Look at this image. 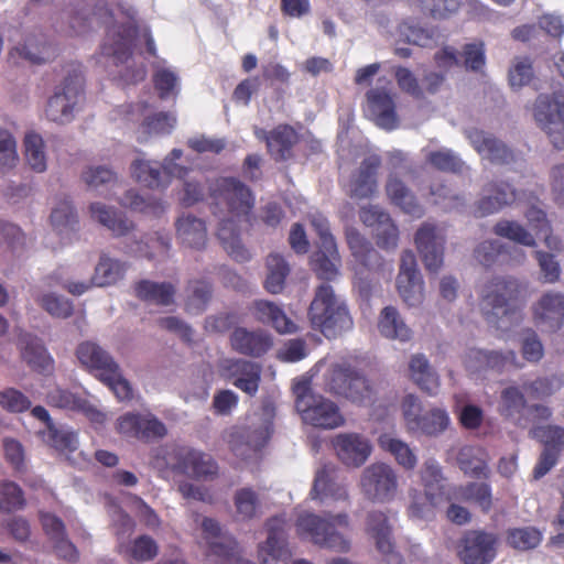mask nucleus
<instances>
[{"label":"nucleus","instance_id":"nucleus-5","mask_svg":"<svg viewBox=\"0 0 564 564\" xmlns=\"http://www.w3.org/2000/svg\"><path fill=\"white\" fill-rule=\"evenodd\" d=\"M308 317L314 329L327 338H335L352 328V318L344 300L333 288L322 283L315 291Z\"/></svg>","mask_w":564,"mask_h":564},{"label":"nucleus","instance_id":"nucleus-26","mask_svg":"<svg viewBox=\"0 0 564 564\" xmlns=\"http://www.w3.org/2000/svg\"><path fill=\"white\" fill-rule=\"evenodd\" d=\"M11 54L33 64H41L53 56V50L45 35L36 30L25 33L22 41L13 46Z\"/></svg>","mask_w":564,"mask_h":564},{"label":"nucleus","instance_id":"nucleus-37","mask_svg":"<svg viewBox=\"0 0 564 564\" xmlns=\"http://www.w3.org/2000/svg\"><path fill=\"white\" fill-rule=\"evenodd\" d=\"M135 293L150 304L167 306L174 303L175 288L170 282L142 280L137 283Z\"/></svg>","mask_w":564,"mask_h":564},{"label":"nucleus","instance_id":"nucleus-20","mask_svg":"<svg viewBox=\"0 0 564 564\" xmlns=\"http://www.w3.org/2000/svg\"><path fill=\"white\" fill-rule=\"evenodd\" d=\"M223 377L232 381L234 386L249 395L258 391L260 381V367L242 359H224L219 365Z\"/></svg>","mask_w":564,"mask_h":564},{"label":"nucleus","instance_id":"nucleus-33","mask_svg":"<svg viewBox=\"0 0 564 564\" xmlns=\"http://www.w3.org/2000/svg\"><path fill=\"white\" fill-rule=\"evenodd\" d=\"M77 358L84 367L98 371L100 379L102 373L106 376L118 366L106 350L91 341L78 346Z\"/></svg>","mask_w":564,"mask_h":564},{"label":"nucleus","instance_id":"nucleus-61","mask_svg":"<svg viewBox=\"0 0 564 564\" xmlns=\"http://www.w3.org/2000/svg\"><path fill=\"white\" fill-rule=\"evenodd\" d=\"M119 202L123 207L144 214L159 215L164 210V205L159 199L145 198L132 189L127 191Z\"/></svg>","mask_w":564,"mask_h":564},{"label":"nucleus","instance_id":"nucleus-38","mask_svg":"<svg viewBox=\"0 0 564 564\" xmlns=\"http://www.w3.org/2000/svg\"><path fill=\"white\" fill-rule=\"evenodd\" d=\"M264 288L272 294L281 293L291 269L288 261L278 252H271L265 261Z\"/></svg>","mask_w":564,"mask_h":564},{"label":"nucleus","instance_id":"nucleus-13","mask_svg":"<svg viewBox=\"0 0 564 564\" xmlns=\"http://www.w3.org/2000/svg\"><path fill=\"white\" fill-rule=\"evenodd\" d=\"M395 284L399 296L409 307L419 306L423 302V279L417 270L416 258L411 250H404L401 253Z\"/></svg>","mask_w":564,"mask_h":564},{"label":"nucleus","instance_id":"nucleus-53","mask_svg":"<svg viewBox=\"0 0 564 564\" xmlns=\"http://www.w3.org/2000/svg\"><path fill=\"white\" fill-rule=\"evenodd\" d=\"M296 142V133L289 126H280L267 138L268 149L275 159L284 160Z\"/></svg>","mask_w":564,"mask_h":564},{"label":"nucleus","instance_id":"nucleus-64","mask_svg":"<svg viewBox=\"0 0 564 564\" xmlns=\"http://www.w3.org/2000/svg\"><path fill=\"white\" fill-rule=\"evenodd\" d=\"M443 497L438 494L426 495H411V503L409 513L412 518L416 519H431L434 514V508L441 503Z\"/></svg>","mask_w":564,"mask_h":564},{"label":"nucleus","instance_id":"nucleus-51","mask_svg":"<svg viewBox=\"0 0 564 564\" xmlns=\"http://www.w3.org/2000/svg\"><path fill=\"white\" fill-rule=\"evenodd\" d=\"M124 267L119 261L101 256L95 268L91 283L96 286H106L116 283L123 275Z\"/></svg>","mask_w":564,"mask_h":564},{"label":"nucleus","instance_id":"nucleus-55","mask_svg":"<svg viewBox=\"0 0 564 564\" xmlns=\"http://www.w3.org/2000/svg\"><path fill=\"white\" fill-rule=\"evenodd\" d=\"M355 369L347 364L332 365L324 377L325 389L334 394L341 395L351 380Z\"/></svg>","mask_w":564,"mask_h":564},{"label":"nucleus","instance_id":"nucleus-57","mask_svg":"<svg viewBox=\"0 0 564 564\" xmlns=\"http://www.w3.org/2000/svg\"><path fill=\"white\" fill-rule=\"evenodd\" d=\"M82 178L90 191L102 193L117 182V174L107 166L98 165L87 167Z\"/></svg>","mask_w":564,"mask_h":564},{"label":"nucleus","instance_id":"nucleus-44","mask_svg":"<svg viewBox=\"0 0 564 564\" xmlns=\"http://www.w3.org/2000/svg\"><path fill=\"white\" fill-rule=\"evenodd\" d=\"M43 441L58 452H74L78 446V438L74 431L64 425L50 423L48 429L41 431Z\"/></svg>","mask_w":564,"mask_h":564},{"label":"nucleus","instance_id":"nucleus-12","mask_svg":"<svg viewBox=\"0 0 564 564\" xmlns=\"http://www.w3.org/2000/svg\"><path fill=\"white\" fill-rule=\"evenodd\" d=\"M498 545L497 534L470 530L459 541L458 556L464 564H490L497 555Z\"/></svg>","mask_w":564,"mask_h":564},{"label":"nucleus","instance_id":"nucleus-60","mask_svg":"<svg viewBox=\"0 0 564 564\" xmlns=\"http://www.w3.org/2000/svg\"><path fill=\"white\" fill-rule=\"evenodd\" d=\"M400 410L404 429L411 434L426 409L419 395L406 393L401 399Z\"/></svg>","mask_w":564,"mask_h":564},{"label":"nucleus","instance_id":"nucleus-4","mask_svg":"<svg viewBox=\"0 0 564 564\" xmlns=\"http://www.w3.org/2000/svg\"><path fill=\"white\" fill-rule=\"evenodd\" d=\"M349 524L346 512L337 514L326 512L323 517L303 513L296 520V531L299 535L308 538L312 543L322 549L348 553L351 550V540L339 529H347Z\"/></svg>","mask_w":564,"mask_h":564},{"label":"nucleus","instance_id":"nucleus-42","mask_svg":"<svg viewBox=\"0 0 564 564\" xmlns=\"http://www.w3.org/2000/svg\"><path fill=\"white\" fill-rule=\"evenodd\" d=\"M419 475L426 495L438 494L443 497L446 494V479L440 463L435 458H426L420 468Z\"/></svg>","mask_w":564,"mask_h":564},{"label":"nucleus","instance_id":"nucleus-8","mask_svg":"<svg viewBox=\"0 0 564 564\" xmlns=\"http://www.w3.org/2000/svg\"><path fill=\"white\" fill-rule=\"evenodd\" d=\"M533 117L553 145L564 149V93L539 95L534 102Z\"/></svg>","mask_w":564,"mask_h":564},{"label":"nucleus","instance_id":"nucleus-3","mask_svg":"<svg viewBox=\"0 0 564 564\" xmlns=\"http://www.w3.org/2000/svg\"><path fill=\"white\" fill-rule=\"evenodd\" d=\"M521 292V283L513 276L494 278L481 292V310L487 322L495 328L507 332L519 323L514 305Z\"/></svg>","mask_w":564,"mask_h":564},{"label":"nucleus","instance_id":"nucleus-50","mask_svg":"<svg viewBox=\"0 0 564 564\" xmlns=\"http://www.w3.org/2000/svg\"><path fill=\"white\" fill-rule=\"evenodd\" d=\"M131 173L139 183L151 188L166 186L162 167L156 162L138 159L131 165Z\"/></svg>","mask_w":564,"mask_h":564},{"label":"nucleus","instance_id":"nucleus-59","mask_svg":"<svg viewBox=\"0 0 564 564\" xmlns=\"http://www.w3.org/2000/svg\"><path fill=\"white\" fill-rule=\"evenodd\" d=\"M425 160L433 167L443 172L459 173L465 167V163L462 159L449 149L429 151L425 155Z\"/></svg>","mask_w":564,"mask_h":564},{"label":"nucleus","instance_id":"nucleus-54","mask_svg":"<svg viewBox=\"0 0 564 564\" xmlns=\"http://www.w3.org/2000/svg\"><path fill=\"white\" fill-rule=\"evenodd\" d=\"M414 11L433 18H446L458 11L460 0H409Z\"/></svg>","mask_w":564,"mask_h":564},{"label":"nucleus","instance_id":"nucleus-52","mask_svg":"<svg viewBox=\"0 0 564 564\" xmlns=\"http://www.w3.org/2000/svg\"><path fill=\"white\" fill-rule=\"evenodd\" d=\"M51 224L58 234H68L78 225L77 214L68 199L56 204L51 214Z\"/></svg>","mask_w":564,"mask_h":564},{"label":"nucleus","instance_id":"nucleus-35","mask_svg":"<svg viewBox=\"0 0 564 564\" xmlns=\"http://www.w3.org/2000/svg\"><path fill=\"white\" fill-rule=\"evenodd\" d=\"M379 447L393 456L395 463L404 470H413L417 465V456L413 448L391 433H382L378 437Z\"/></svg>","mask_w":564,"mask_h":564},{"label":"nucleus","instance_id":"nucleus-23","mask_svg":"<svg viewBox=\"0 0 564 564\" xmlns=\"http://www.w3.org/2000/svg\"><path fill=\"white\" fill-rule=\"evenodd\" d=\"M302 420L313 426L323 429H335L344 423L338 406L324 397H318L301 412Z\"/></svg>","mask_w":564,"mask_h":564},{"label":"nucleus","instance_id":"nucleus-36","mask_svg":"<svg viewBox=\"0 0 564 564\" xmlns=\"http://www.w3.org/2000/svg\"><path fill=\"white\" fill-rule=\"evenodd\" d=\"M89 213L94 220L112 231L116 236H126L133 229V224L113 207L102 203H93Z\"/></svg>","mask_w":564,"mask_h":564},{"label":"nucleus","instance_id":"nucleus-39","mask_svg":"<svg viewBox=\"0 0 564 564\" xmlns=\"http://www.w3.org/2000/svg\"><path fill=\"white\" fill-rule=\"evenodd\" d=\"M21 357L33 369L45 371L48 369L51 358L41 340L30 334L20 336Z\"/></svg>","mask_w":564,"mask_h":564},{"label":"nucleus","instance_id":"nucleus-40","mask_svg":"<svg viewBox=\"0 0 564 564\" xmlns=\"http://www.w3.org/2000/svg\"><path fill=\"white\" fill-rule=\"evenodd\" d=\"M449 422L448 413L444 409L429 408L424 411L411 434L436 437L447 430Z\"/></svg>","mask_w":564,"mask_h":564},{"label":"nucleus","instance_id":"nucleus-62","mask_svg":"<svg viewBox=\"0 0 564 564\" xmlns=\"http://www.w3.org/2000/svg\"><path fill=\"white\" fill-rule=\"evenodd\" d=\"M234 503L237 514L242 520H250L258 514L260 499L258 494L251 488H241L236 491Z\"/></svg>","mask_w":564,"mask_h":564},{"label":"nucleus","instance_id":"nucleus-7","mask_svg":"<svg viewBox=\"0 0 564 564\" xmlns=\"http://www.w3.org/2000/svg\"><path fill=\"white\" fill-rule=\"evenodd\" d=\"M358 487L362 497L373 503H389L399 492V474L384 462L366 466L359 476Z\"/></svg>","mask_w":564,"mask_h":564},{"label":"nucleus","instance_id":"nucleus-9","mask_svg":"<svg viewBox=\"0 0 564 564\" xmlns=\"http://www.w3.org/2000/svg\"><path fill=\"white\" fill-rule=\"evenodd\" d=\"M311 224L318 236V250L312 257L313 268L321 279L333 280L338 274L339 256L328 221L322 214L315 213L311 215Z\"/></svg>","mask_w":564,"mask_h":564},{"label":"nucleus","instance_id":"nucleus-46","mask_svg":"<svg viewBox=\"0 0 564 564\" xmlns=\"http://www.w3.org/2000/svg\"><path fill=\"white\" fill-rule=\"evenodd\" d=\"M457 462L462 470L474 477H487L486 454L476 446H463L459 449Z\"/></svg>","mask_w":564,"mask_h":564},{"label":"nucleus","instance_id":"nucleus-49","mask_svg":"<svg viewBox=\"0 0 564 564\" xmlns=\"http://www.w3.org/2000/svg\"><path fill=\"white\" fill-rule=\"evenodd\" d=\"M292 556L290 543L263 541L257 546L259 564H289Z\"/></svg>","mask_w":564,"mask_h":564},{"label":"nucleus","instance_id":"nucleus-18","mask_svg":"<svg viewBox=\"0 0 564 564\" xmlns=\"http://www.w3.org/2000/svg\"><path fill=\"white\" fill-rule=\"evenodd\" d=\"M333 446L339 460L347 467H360L372 452L368 438L357 433H341L334 437Z\"/></svg>","mask_w":564,"mask_h":564},{"label":"nucleus","instance_id":"nucleus-6","mask_svg":"<svg viewBox=\"0 0 564 564\" xmlns=\"http://www.w3.org/2000/svg\"><path fill=\"white\" fill-rule=\"evenodd\" d=\"M274 415L273 404L264 402L260 412H254L243 425L231 430L228 443L237 457L250 459L267 444L272 434Z\"/></svg>","mask_w":564,"mask_h":564},{"label":"nucleus","instance_id":"nucleus-2","mask_svg":"<svg viewBox=\"0 0 564 564\" xmlns=\"http://www.w3.org/2000/svg\"><path fill=\"white\" fill-rule=\"evenodd\" d=\"M215 204L225 208L219 216L217 237L226 252L237 261H246L249 253L245 248L238 221L247 218L254 205L250 189L240 181L221 177L210 186Z\"/></svg>","mask_w":564,"mask_h":564},{"label":"nucleus","instance_id":"nucleus-22","mask_svg":"<svg viewBox=\"0 0 564 564\" xmlns=\"http://www.w3.org/2000/svg\"><path fill=\"white\" fill-rule=\"evenodd\" d=\"M48 403L53 406L78 411L86 415L93 423L102 424L106 421V413L99 410L96 405L91 404L85 398L73 393L67 389L55 387L50 391Z\"/></svg>","mask_w":564,"mask_h":564},{"label":"nucleus","instance_id":"nucleus-45","mask_svg":"<svg viewBox=\"0 0 564 564\" xmlns=\"http://www.w3.org/2000/svg\"><path fill=\"white\" fill-rule=\"evenodd\" d=\"M212 299V286L206 281H191L186 288L184 308L187 313L198 315L203 313Z\"/></svg>","mask_w":564,"mask_h":564},{"label":"nucleus","instance_id":"nucleus-48","mask_svg":"<svg viewBox=\"0 0 564 564\" xmlns=\"http://www.w3.org/2000/svg\"><path fill=\"white\" fill-rule=\"evenodd\" d=\"M25 160L29 166L42 173L47 167V155L43 138L36 132H28L24 137Z\"/></svg>","mask_w":564,"mask_h":564},{"label":"nucleus","instance_id":"nucleus-30","mask_svg":"<svg viewBox=\"0 0 564 564\" xmlns=\"http://www.w3.org/2000/svg\"><path fill=\"white\" fill-rule=\"evenodd\" d=\"M377 326L380 335L390 340L408 343L413 337L412 329L408 326L398 308L391 305L380 311Z\"/></svg>","mask_w":564,"mask_h":564},{"label":"nucleus","instance_id":"nucleus-56","mask_svg":"<svg viewBox=\"0 0 564 564\" xmlns=\"http://www.w3.org/2000/svg\"><path fill=\"white\" fill-rule=\"evenodd\" d=\"M507 544L518 551L536 547L542 541V533L533 527L514 528L507 532Z\"/></svg>","mask_w":564,"mask_h":564},{"label":"nucleus","instance_id":"nucleus-17","mask_svg":"<svg viewBox=\"0 0 564 564\" xmlns=\"http://www.w3.org/2000/svg\"><path fill=\"white\" fill-rule=\"evenodd\" d=\"M465 135L482 159L500 165H508L516 161L512 150L491 133L470 128L465 130Z\"/></svg>","mask_w":564,"mask_h":564},{"label":"nucleus","instance_id":"nucleus-31","mask_svg":"<svg viewBox=\"0 0 564 564\" xmlns=\"http://www.w3.org/2000/svg\"><path fill=\"white\" fill-rule=\"evenodd\" d=\"M386 194L393 205L413 217L424 213L412 191L394 174H389L386 182Z\"/></svg>","mask_w":564,"mask_h":564},{"label":"nucleus","instance_id":"nucleus-58","mask_svg":"<svg viewBox=\"0 0 564 564\" xmlns=\"http://www.w3.org/2000/svg\"><path fill=\"white\" fill-rule=\"evenodd\" d=\"M26 505L23 490L12 481L0 482V511L11 513L24 509Z\"/></svg>","mask_w":564,"mask_h":564},{"label":"nucleus","instance_id":"nucleus-21","mask_svg":"<svg viewBox=\"0 0 564 564\" xmlns=\"http://www.w3.org/2000/svg\"><path fill=\"white\" fill-rule=\"evenodd\" d=\"M175 456L177 462L173 468L189 477L208 479L216 475L217 466L208 454L191 448H178Z\"/></svg>","mask_w":564,"mask_h":564},{"label":"nucleus","instance_id":"nucleus-63","mask_svg":"<svg viewBox=\"0 0 564 564\" xmlns=\"http://www.w3.org/2000/svg\"><path fill=\"white\" fill-rule=\"evenodd\" d=\"M155 89L162 99L175 97L180 90V78L177 74L166 67L159 66L153 74Z\"/></svg>","mask_w":564,"mask_h":564},{"label":"nucleus","instance_id":"nucleus-47","mask_svg":"<svg viewBox=\"0 0 564 564\" xmlns=\"http://www.w3.org/2000/svg\"><path fill=\"white\" fill-rule=\"evenodd\" d=\"M399 33L406 42L421 47H433L441 42L435 30L422 28L413 21H403L399 25Z\"/></svg>","mask_w":564,"mask_h":564},{"label":"nucleus","instance_id":"nucleus-14","mask_svg":"<svg viewBox=\"0 0 564 564\" xmlns=\"http://www.w3.org/2000/svg\"><path fill=\"white\" fill-rule=\"evenodd\" d=\"M532 319L544 333H557L564 325V293L543 292L531 306Z\"/></svg>","mask_w":564,"mask_h":564},{"label":"nucleus","instance_id":"nucleus-11","mask_svg":"<svg viewBox=\"0 0 564 564\" xmlns=\"http://www.w3.org/2000/svg\"><path fill=\"white\" fill-rule=\"evenodd\" d=\"M416 249L430 272H437L443 265L446 243L445 228L430 221L423 223L414 235Z\"/></svg>","mask_w":564,"mask_h":564},{"label":"nucleus","instance_id":"nucleus-29","mask_svg":"<svg viewBox=\"0 0 564 564\" xmlns=\"http://www.w3.org/2000/svg\"><path fill=\"white\" fill-rule=\"evenodd\" d=\"M408 375L410 380L422 391L435 394L440 387V377L423 354H413L409 358Z\"/></svg>","mask_w":564,"mask_h":564},{"label":"nucleus","instance_id":"nucleus-43","mask_svg":"<svg viewBox=\"0 0 564 564\" xmlns=\"http://www.w3.org/2000/svg\"><path fill=\"white\" fill-rule=\"evenodd\" d=\"M494 232L519 246L529 248L536 247V236L518 221L507 219L499 220L494 226Z\"/></svg>","mask_w":564,"mask_h":564},{"label":"nucleus","instance_id":"nucleus-19","mask_svg":"<svg viewBox=\"0 0 564 564\" xmlns=\"http://www.w3.org/2000/svg\"><path fill=\"white\" fill-rule=\"evenodd\" d=\"M311 496L325 506L348 501L347 489L337 481L336 467L333 464H324L316 470Z\"/></svg>","mask_w":564,"mask_h":564},{"label":"nucleus","instance_id":"nucleus-27","mask_svg":"<svg viewBox=\"0 0 564 564\" xmlns=\"http://www.w3.org/2000/svg\"><path fill=\"white\" fill-rule=\"evenodd\" d=\"M177 240L185 247L200 250L205 248L208 236L203 219L189 214H183L175 220Z\"/></svg>","mask_w":564,"mask_h":564},{"label":"nucleus","instance_id":"nucleus-15","mask_svg":"<svg viewBox=\"0 0 564 564\" xmlns=\"http://www.w3.org/2000/svg\"><path fill=\"white\" fill-rule=\"evenodd\" d=\"M366 531L388 564H403V557L392 539V527L386 512L371 510L366 517Z\"/></svg>","mask_w":564,"mask_h":564},{"label":"nucleus","instance_id":"nucleus-41","mask_svg":"<svg viewBox=\"0 0 564 564\" xmlns=\"http://www.w3.org/2000/svg\"><path fill=\"white\" fill-rule=\"evenodd\" d=\"M346 239L352 256L361 265L371 270L378 264V252L356 228L346 229Z\"/></svg>","mask_w":564,"mask_h":564},{"label":"nucleus","instance_id":"nucleus-28","mask_svg":"<svg viewBox=\"0 0 564 564\" xmlns=\"http://www.w3.org/2000/svg\"><path fill=\"white\" fill-rule=\"evenodd\" d=\"M516 199L514 189L508 184H490L484 188L482 197L476 203L475 216L486 217L499 212Z\"/></svg>","mask_w":564,"mask_h":564},{"label":"nucleus","instance_id":"nucleus-16","mask_svg":"<svg viewBox=\"0 0 564 564\" xmlns=\"http://www.w3.org/2000/svg\"><path fill=\"white\" fill-rule=\"evenodd\" d=\"M380 165V156L377 154L367 155L346 184L347 195L354 199H365L377 194Z\"/></svg>","mask_w":564,"mask_h":564},{"label":"nucleus","instance_id":"nucleus-25","mask_svg":"<svg viewBox=\"0 0 564 564\" xmlns=\"http://www.w3.org/2000/svg\"><path fill=\"white\" fill-rule=\"evenodd\" d=\"M230 343L239 354L260 357L271 348L272 338L262 329L249 330L238 327L232 332Z\"/></svg>","mask_w":564,"mask_h":564},{"label":"nucleus","instance_id":"nucleus-10","mask_svg":"<svg viewBox=\"0 0 564 564\" xmlns=\"http://www.w3.org/2000/svg\"><path fill=\"white\" fill-rule=\"evenodd\" d=\"M83 99V78L78 75L69 76L48 99L45 116L50 121L67 123L73 120Z\"/></svg>","mask_w":564,"mask_h":564},{"label":"nucleus","instance_id":"nucleus-34","mask_svg":"<svg viewBox=\"0 0 564 564\" xmlns=\"http://www.w3.org/2000/svg\"><path fill=\"white\" fill-rule=\"evenodd\" d=\"M251 312L261 323L272 325L279 333H293L296 326L273 302L258 300L252 303Z\"/></svg>","mask_w":564,"mask_h":564},{"label":"nucleus","instance_id":"nucleus-32","mask_svg":"<svg viewBox=\"0 0 564 564\" xmlns=\"http://www.w3.org/2000/svg\"><path fill=\"white\" fill-rule=\"evenodd\" d=\"M500 399L501 414L514 425L527 427L530 422V419L525 416L529 405L520 389L513 386L507 387L501 391Z\"/></svg>","mask_w":564,"mask_h":564},{"label":"nucleus","instance_id":"nucleus-1","mask_svg":"<svg viewBox=\"0 0 564 564\" xmlns=\"http://www.w3.org/2000/svg\"><path fill=\"white\" fill-rule=\"evenodd\" d=\"M112 23L101 45V54L111 57L116 65H122L120 76L128 84H135L147 75L142 63L132 58V47L145 46L147 52L155 56L156 46L149 26L135 20L137 11L127 0H120L110 12Z\"/></svg>","mask_w":564,"mask_h":564},{"label":"nucleus","instance_id":"nucleus-24","mask_svg":"<svg viewBox=\"0 0 564 564\" xmlns=\"http://www.w3.org/2000/svg\"><path fill=\"white\" fill-rule=\"evenodd\" d=\"M367 112L377 126L391 130L397 127V116L392 97L383 88L367 93Z\"/></svg>","mask_w":564,"mask_h":564}]
</instances>
